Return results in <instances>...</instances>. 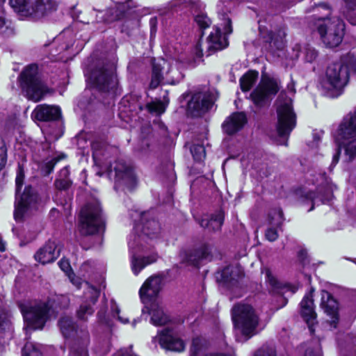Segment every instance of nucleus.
I'll return each mask as SVG.
<instances>
[{"mask_svg":"<svg viewBox=\"0 0 356 356\" xmlns=\"http://www.w3.org/2000/svg\"><path fill=\"white\" fill-rule=\"evenodd\" d=\"M89 79L98 91L103 93L114 92L118 85L115 63L110 60L99 62L92 70Z\"/></svg>","mask_w":356,"mask_h":356,"instance_id":"nucleus-4","label":"nucleus"},{"mask_svg":"<svg viewBox=\"0 0 356 356\" xmlns=\"http://www.w3.org/2000/svg\"><path fill=\"white\" fill-rule=\"evenodd\" d=\"M243 275L240 266H228L217 273L216 279L227 287H232L235 286Z\"/></svg>","mask_w":356,"mask_h":356,"instance_id":"nucleus-22","label":"nucleus"},{"mask_svg":"<svg viewBox=\"0 0 356 356\" xmlns=\"http://www.w3.org/2000/svg\"><path fill=\"white\" fill-rule=\"evenodd\" d=\"M232 318L234 327L247 341L257 334L259 317L254 308L249 304L239 302L232 309Z\"/></svg>","mask_w":356,"mask_h":356,"instance_id":"nucleus-2","label":"nucleus"},{"mask_svg":"<svg viewBox=\"0 0 356 356\" xmlns=\"http://www.w3.org/2000/svg\"><path fill=\"white\" fill-rule=\"evenodd\" d=\"M224 35H222L221 30L219 27H215L207 38V56H209L218 51L222 50L228 46V40L226 35L232 33V20L224 15Z\"/></svg>","mask_w":356,"mask_h":356,"instance_id":"nucleus-13","label":"nucleus"},{"mask_svg":"<svg viewBox=\"0 0 356 356\" xmlns=\"http://www.w3.org/2000/svg\"><path fill=\"white\" fill-rule=\"evenodd\" d=\"M119 18V15H116L115 17L111 18V20H115Z\"/></svg>","mask_w":356,"mask_h":356,"instance_id":"nucleus-64","label":"nucleus"},{"mask_svg":"<svg viewBox=\"0 0 356 356\" xmlns=\"http://www.w3.org/2000/svg\"><path fill=\"white\" fill-rule=\"evenodd\" d=\"M141 232L142 234L136 237L134 242L143 246V241L145 238L155 239L159 237L161 234V225L149 213H144L141 217Z\"/></svg>","mask_w":356,"mask_h":356,"instance_id":"nucleus-17","label":"nucleus"},{"mask_svg":"<svg viewBox=\"0 0 356 356\" xmlns=\"http://www.w3.org/2000/svg\"><path fill=\"white\" fill-rule=\"evenodd\" d=\"M321 307L331 318L330 324L336 328L339 322V304L332 295L327 291H321Z\"/></svg>","mask_w":356,"mask_h":356,"instance_id":"nucleus-20","label":"nucleus"},{"mask_svg":"<svg viewBox=\"0 0 356 356\" xmlns=\"http://www.w3.org/2000/svg\"><path fill=\"white\" fill-rule=\"evenodd\" d=\"M38 202V195L31 186H26L19 198L16 197L14 218L16 221H22L25 214L35 209Z\"/></svg>","mask_w":356,"mask_h":356,"instance_id":"nucleus-15","label":"nucleus"},{"mask_svg":"<svg viewBox=\"0 0 356 356\" xmlns=\"http://www.w3.org/2000/svg\"><path fill=\"white\" fill-rule=\"evenodd\" d=\"M305 356H322L321 351L320 350H316L312 348L307 349Z\"/></svg>","mask_w":356,"mask_h":356,"instance_id":"nucleus-52","label":"nucleus"},{"mask_svg":"<svg viewBox=\"0 0 356 356\" xmlns=\"http://www.w3.org/2000/svg\"><path fill=\"white\" fill-rule=\"evenodd\" d=\"M146 108L149 113L159 115L165 111V105L161 101L150 102L147 104Z\"/></svg>","mask_w":356,"mask_h":356,"instance_id":"nucleus-39","label":"nucleus"},{"mask_svg":"<svg viewBox=\"0 0 356 356\" xmlns=\"http://www.w3.org/2000/svg\"><path fill=\"white\" fill-rule=\"evenodd\" d=\"M205 346V341L200 337L194 338L190 348V356H200Z\"/></svg>","mask_w":356,"mask_h":356,"instance_id":"nucleus-34","label":"nucleus"},{"mask_svg":"<svg viewBox=\"0 0 356 356\" xmlns=\"http://www.w3.org/2000/svg\"><path fill=\"white\" fill-rule=\"evenodd\" d=\"M152 315L151 322L154 325L160 326L165 325L168 321V317L163 313L162 308L159 305V301H154L148 305V308L144 307L143 313L145 312Z\"/></svg>","mask_w":356,"mask_h":356,"instance_id":"nucleus-29","label":"nucleus"},{"mask_svg":"<svg viewBox=\"0 0 356 356\" xmlns=\"http://www.w3.org/2000/svg\"><path fill=\"white\" fill-rule=\"evenodd\" d=\"M316 26L318 32L327 47H335L341 42L344 24L340 18L338 17L319 18Z\"/></svg>","mask_w":356,"mask_h":356,"instance_id":"nucleus-6","label":"nucleus"},{"mask_svg":"<svg viewBox=\"0 0 356 356\" xmlns=\"http://www.w3.org/2000/svg\"><path fill=\"white\" fill-rule=\"evenodd\" d=\"M345 8L343 15L353 25H356V0H343Z\"/></svg>","mask_w":356,"mask_h":356,"instance_id":"nucleus-33","label":"nucleus"},{"mask_svg":"<svg viewBox=\"0 0 356 356\" xmlns=\"http://www.w3.org/2000/svg\"><path fill=\"white\" fill-rule=\"evenodd\" d=\"M319 6L324 8L325 9H326L327 10V13H330V8H328V6L326 4L321 3V4H319Z\"/></svg>","mask_w":356,"mask_h":356,"instance_id":"nucleus-63","label":"nucleus"},{"mask_svg":"<svg viewBox=\"0 0 356 356\" xmlns=\"http://www.w3.org/2000/svg\"><path fill=\"white\" fill-rule=\"evenodd\" d=\"M19 307L27 327L31 329H42L49 318L50 308L46 302L21 304Z\"/></svg>","mask_w":356,"mask_h":356,"instance_id":"nucleus-8","label":"nucleus"},{"mask_svg":"<svg viewBox=\"0 0 356 356\" xmlns=\"http://www.w3.org/2000/svg\"><path fill=\"white\" fill-rule=\"evenodd\" d=\"M163 277L160 275L150 276L143 283L139 291L140 298L145 308L154 301H158L157 297L163 286Z\"/></svg>","mask_w":356,"mask_h":356,"instance_id":"nucleus-16","label":"nucleus"},{"mask_svg":"<svg viewBox=\"0 0 356 356\" xmlns=\"http://www.w3.org/2000/svg\"><path fill=\"white\" fill-rule=\"evenodd\" d=\"M190 150L195 161H202L206 156L205 148L203 145L194 143Z\"/></svg>","mask_w":356,"mask_h":356,"instance_id":"nucleus-37","label":"nucleus"},{"mask_svg":"<svg viewBox=\"0 0 356 356\" xmlns=\"http://www.w3.org/2000/svg\"><path fill=\"white\" fill-rule=\"evenodd\" d=\"M55 302L60 309H64L68 307L70 298L67 296L60 295L56 298Z\"/></svg>","mask_w":356,"mask_h":356,"instance_id":"nucleus-44","label":"nucleus"},{"mask_svg":"<svg viewBox=\"0 0 356 356\" xmlns=\"http://www.w3.org/2000/svg\"><path fill=\"white\" fill-rule=\"evenodd\" d=\"M280 88L279 79L262 75L259 83L250 94L251 99L258 107L268 106Z\"/></svg>","mask_w":356,"mask_h":356,"instance_id":"nucleus-9","label":"nucleus"},{"mask_svg":"<svg viewBox=\"0 0 356 356\" xmlns=\"http://www.w3.org/2000/svg\"><path fill=\"white\" fill-rule=\"evenodd\" d=\"M23 356H42L41 352L31 342H26L22 349Z\"/></svg>","mask_w":356,"mask_h":356,"instance_id":"nucleus-40","label":"nucleus"},{"mask_svg":"<svg viewBox=\"0 0 356 356\" xmlns=\"http://www.w3.org/2000/svg\"><path fill=\"white\" fill-rule=\"evenodd\" d=\"M299 258L304 261L307 257V251L305 250H301L298 252Z\"/></svg>","mask_w":356,"mask_h":356,"instance_id":"nucleus-59","label":"nucleus"},{"mask_svg":"<svg viewBox=\"0 0 356 356\" xmlns=\"http://www.w3.org/2000/svg\"><path fill=\"white\" fill-rule=\"evenodd\" d=\"M58 161V159L57 158H54L45 163L44 170L45 171L46 175H49L52 172Z\"/></svg>","mask_w":356,"mask_h":356,"instance_id":"nucleus-50","label":"nucleus"},{"mask_svg":"<svg viewBox=\"0 0 356 356\" xmlns=\"http://www.w3.org/2000/svg\"><path fill=\"white\" fill-rule=\"evenodd\" d=\"M94 309L90 304L83 303L80 305L79 309L76 311L77 318L81 321H87L89 316L92 315Z\"/></svg>","mask_w":356,"mask_h":356,"instance_id":"nucleus-36","label":"nucleus"},{"mask_svg":"<svg viewBox=\"0 0 356 356\" xmlns=\"http://www.w3.org/2000/svg\"><path fill=\"white\" fill-rule=\"evenodd\" d=\"M224 221V214L222 211L213 214L210 219L203 218L199 221L200 225L208 229L211 232H217L220 230Z\"/></svg>","mask_w":356,"mask_h":356,"instance_id":"nucleus-31","label":"nucleus"},{"mask_svg":"<svg viewBox=\"0 0 356 356\" xmlns=\"http://www.w3.org/2000/svg\"><path fill=\"white\" fill-rule=\"evenodd\" d=\"M158 259L159 254L156 252L142 257H137L133 255L131 259L133 273L137 275L145 266L156 262Z\"/></svg>","mask_w":356,"mask_h":356,"instance_id":"nucleus-30","label":"nucleus"},{"mask_svg":"<svg viewBox=\"0 0 356 356\" xmlns=\"http://www.w3.org/2000/svg\"><path fill=\"white\" fill-rule=\"evenodd\" d=\"M106 220L99 202L92 200L81 210L79 232L83 236H93L104 232Z\"/></svg>","mask_w":356,"mask_h":356,"instance_id":"nucleus-1","label":"nucleus"},{"mask_svg":"<svg viewBox=\"0 0 356 356\" xmlns=\"http://www.w3.org/2000/svg\"><path fill=\"white\" fill-rule=\"evenodd\" d=\"M168 65L165 60H161L156 62L154 59L152 62V78L149 83V87L152 89L157 88L161 83L166 84H175V81L172 78H168V74L170 72L168 68L165 72V76L163 74L165 66Z\"/></svg>","mask_w":356,"mask_h":356,"instance_id":"nucleus-21","label":"nucleus"},{"mask_svg":"<svg viewBox=\"0 0 356 356\" xmlns=\"http://www.w3.org/2000/svg\"><path fill=\"white\" fill-rule=\"evenodd\" d=\"M10 4L20 15L39 19L56 9L52 0H10Z\"/></svg>","mask_w":356,"mask_h":356,"instance_id":"nucleus-7","label":"nucleus"},{"mask_svg":"<svg viewBox=\"0 0 356 356\" xmlns=\"http://www.w3.org/2000/svg\"><path fill=\"white\" fill-rule=\"evenodd\" d=\"M58 265L61 270L65 272H67L70 268L68 261L65 259H61L60 261H59Z\"/></svg>","mask_w":356,"mask_h":356,"instance_id":"nucleus-53","label":"nucleus"},{"mask_svg":"<svg viewBox=\"0 0 356 356\" xmlns=\"http://www.w3.org/2000/svg\"><path fill=\"white\" fill-rule=\"evenodd\" d=\"M213 95L209 92H195L187 103L186 114L191 117H200L213 106Z\"/></svg>","mask_w":356,"mask_h":356,"instance_id":"nucleus-14","label":"nucleus"},{"mask_svg":"<svg viewBox=\"0 0 356 356\" xmlns=\"http://www.w3.org/2000/svg\"><path fill=\"white\" fill-rule=\"evenodd\" d=\"M305 197L308 200H310L312 202V205L311 208L309 209V211H312L314 208V201L316 199L317 196L315 192L309 191L305 194Z\"/></svg>","mask_w":356,"mask_h":356,"instance_id":"nucleus-51","label":"nucleus"},{"mask_svg":"<svg viewBox=\"0 0 356 356\" xmlns=\"http://www.w3.org/2000/svg\"><path fill=\"white\" fill-rule=\"evenodd\" d=\"M266 277L270 283V284L277 289L282 288L281 284L277 280V279L272 275L270 270L268 268H266L264 270Z\"/></svg>","mask_w":356,"mask_h":356,"instance_id":"nucleus-45","label":"nucleus"},{"mask_svg":"<svg viewBox=\"0 0 356 356\" xmlns=\"http://www.w3.org/2000/svg\"><path fill=\"white\" fill-rule=\"evenodd\" d=\"M348 81V67L341 63H332L326 70L324 87L327 90H333L334 96L337 97L341 95Z\"/></svg>","mask_w":356,"mask_h":356,"instance_id":"nucleus-10","label":"nucleus"},{"mask_svg":"<svg viewBox=\"0 0 356 356\" xmlns=\"http://www.w3.org/2000/svg\"><path fill=\"white\" fill-rule=\"evenodd\" d=\"M277 131L280 137L287 138L296 124V116L293 110L291 99L279 104L277 109Z\"/></svg>","mask_w":356,"mask_h":356,"instance_id":"nucleus-11","label":"nucleus"},{"mask_svg":"<svg viewBox=\"0 0 356 356\" xmlns=\"http://www.w3.org/2000/svg\"><path fill=\"white\" fill-rule=\"evenodd\" d=\"M205 356H233V355L222 354V353H209V354L206 355Z\"/></svg>","mask_w":356,"mask_h":356,"instance_id":"nucleus-61","label":"nucleus"},{"mask_svg":"<svg viewBox=\"0 0 356 356\" xmlns=\"http://www.w3.org/2000/svg\"><path fill=\"white\" fill-rule=\"evenodd\" d=\"M314 289H312L309 293H307L300 302V315L307 323L310 331L314 332L313 326L317 323L316 313L314 310V302L313 298Z\"/></svg>","mask_w":356,"mask_h":356,"instance_id":"nucleus-19","label":"nucleus"},{"mask_svg":"<svg viewBox=\"0 0 356 356\" xmlns=\"http://www.w3.org/2000/svg\"><path fill=\"white\" fill-rule=\"evenodd\" d=\"M349 65L350 69L356 73V57L350 60Z\"/></svg>","mask_w":356,"mask_h":356,"instance_id":"nucleus-58","label":"nucleus"},{"mask_svg":"<svg viewBox=\"0 0 356 356\" xmlns=\"http://www.w3.org/2000/svg\"><path fill=\"white\" fill-rule=\"evenodd\" d=\"M5 250H6L5 242L3 241L2 238L0 237V251L4 252Z\"/></svg>","mask_w":356,"mask_h":356,"instance_id":"nucleus-60","label":"nucleus"},{"mask_svg":"<svg viewBox=\"0 0 356 356\" xmlns=\"http://www.w3.org/2000/svg\"><path fill=\"white\" fill-rule=\"evenodd\" d=\"M10 330V323L8 321L3 319L0 315V338L3 337V334H6Z\"/></svg>","mask_w":356,"mask_h":356,"instance_id":"nucleus-48","label":"nucleus"},{"mask_svg":"<svg viewBox=\"0 0 356 356\" xmlns=\"http://www.w3.org/2000/svg\"><path fill=\"white\" fill-rule=\"evenodd\" d=\"M195 22L197 26L202 31V35H203V31L207 28H209L211 24V20L206 14L200 13L197 15L195 17Z\"/></svg>","mask_w":356,"mask_h":356,"instance_id":"nucleus-38","label":"nucleus"},{"mask_svg":"<svg viewBox=\"0 0 356 356\" xmlns=\"http://www.w3.org/2000/svg\"><path fill=\"white\" fill-rule=\"evenodd\" d=\"M161 346L168 350L182 352L185 350L186 344L179 337L171 334L168 330H163L159 339Z\"/></svg>","mask_w":356,"mask_h":356,"instance_id":"nucleus-25","label":"nucleus"},{"mask_svg":"<svg viewBox=\"0 0 356 356\" xmlns=\"http://www.w3.org/2000/svg\"><path fill=\"white\" fill-rule=\"evenodd\" d=\"M213 245L208 242H202L191 250L186 255L188 264L198 266L204 261H211L213 257Z\"/></svg>","mask_w":356,"mask_h":356,"instance_id":"nucleus-18","label":"nucleus"},{"mask_svg":"<svg viewBox=\"0 0 356 356\" xmlns=\"http://www.w3.org/2000/svg\"><path fill=\"white\" fill-rule=\"evenodd\" d=\"M259 73L257 71H248L240 79L241 88L243 91H248L255 83Z\"/></svg>","mask_w":356,"mask_h":356,"instance_id":"nucleus-32","label":"nucleus"},{"mask_svg":"<svg viewBox=\"0 0 356 356\" xmlns=\"http://www.w3.org/2000/svg\"><path fill=\"white\" fill-rule=\"evenodd\" d=\"M267 42L271 43L273 42V33L272 32H269L268 33V39L266 40Z\"/></svg>","mask_w":356,"mask_h":356,"instance_id":"nucleus-62","label":"nucleus"},{"mask_svg":"<svg viewBox=\"0 0 356 356\" xmlns=\"http://www.w3.org/2000/svg\"><path fill=\"white\" fill-rule=\"evenodd\" d=\"M58 325L64 337L71 339L76 343L81 346L77 351L72 348L70 356H86L85 346L89 342V334L86 326L78 327L73 319L69 316L62 317L58 321Z\"/></svg>","mask_w":356,"mask_h":356,"instance_id":"nucleus-5","label":"nucleus"},{"mask_svg":"<svg viewBox=\"0 0 356 356\" xmlns=\"http://www.w3.org/2000/svg\"><path fill=\"white\" fill-rule=\"evenodd\" d=\"M338 135L342 138L356 137V110L343 120L338 129Z\"/></svg>","mask_w":356,"mask_h":356,"instance_id":"nucleus-27","label":"nucleus"},{"mask_svg":"<svg viewBox=\"0 0 356 356\" xmlns=\"http://www.w3.org/2000/svg\"><path fill=\"white\" fill-rule=\"evenodd\" d=\"M24 178V170L22 166L19 165L17 175L16 177L15 182H16V195H17L18 192L19 191L21 187L23 184V181Z\"/></svg>","mask_w":356,"mask_h":356,"instance_id":"nucleus-43","label":"nucleus"},{"mask_svg":"<svg viewBox=\"0 0 356 356\" xmlns=\"http://www.w3.org/2000/svg\"><path fill=\"white\" fill-rule=\"evenodd\" d=\"M283 212L281 209H277L274 211V216L270 215V223L275 227H280L283 222Z\"/></svg>","mask_w":356,"mask_h":356,"instance_id":"nucleus-41","label":"nucleus"},{"mask_svg":"<svg viewBox=\"0 0 356 356\" xmlns=\"http://www.w3.org/2000/svg\"><path fill=\"white\" fill-rule=\"evenodd\" d=\"M92 294V298H91V302L94 305L97 302L99 296V291L95 289H92L91 291Z\"/></svg>","mask_w":356,"mask_h":356,"instance_id":"nucleus-56","label":"nucleus"},{"mask_svg":"<svg viewBox=\"0 0 356 356\" xmlns=\"http://www.w3.org/2000/svg\"><path fill=\"white\" fill-rule=\"evenodd\" d=\"M61 174H63L65 177L57 179L54 185L56 188L59 191H67L72 185L71 180L67 177L68 175V170L65 168L61 171Z\"/></svg>","mask_w":356,"mask_h":356,"instance_id":"nucleus-35","label":"nucleus"},{"mask_svg":"<svg viewBox=\"0 0 356 356\" xmlns=\"http://www.w3.org/2000/svg\"><path fill=\"white\" fill-rule=\"evenodd\" d=\"M341 142L339 145L336 154L333 156L334 163L339 161L341 150H344V157L347 162H351L356 158V136L350 138H342L340 137Z\"/></svg>","mask_w":356,"mask_h":356,"instance_id":"nucleus-26","label":"nucleus"},{"mask_svg":"<svg viewBox=\"0 0 356 356\" xmlns=\"http://www.w3.org/2000/svg\"><path fill=\"white\" fill-rule=\"evenodd\" d=\"M247 123V117L243 112H235L227 117L222 124L224 133L232 136L239 131Z\"/></svg>","mask_w":356,"mask_h":356,"instance_id":"nucleus-24","label":"nucleus"},{"mask_svg":"<svg viewBox=\"0 0 356 356\" xmlns=\"http://www.w3.org/2000/svg\"><path fill=\"white\" fill-rule=\"evenodd\" d=\"M254 356H276V350L273 347L264 346L255 352Z\"/></svg>","mask_w":356,"mask_h":356,"instance_id":"nucleus-42","label":"nucleus"},{"mask_svg":"<svg viewBox=\"0 0 356 356\" xmlns=\"http://www.w3.org/2000/svg\"><path fill=\"white\" fill-rule=\"evenodd\" d=\"M115 172V189L132 191L136 186V177L131 168L122 159L117 160L113 167Z\"/></svg>","mask_w":356,"mask_h":356,"instance_id":"nucleus-12","label":"nucleus"},{"mask_svg":"<svg viewBox=\"0 0 356 356\" xmlns=\"http://www.w3.org/2000/svg\"><path fill=\"white\" fill-rule=\"evenodd\" d=\"M5 28H7L6 22L3 13H0V31H3Z\"/></svg>","mask_w":356,"mask_h":356,"instance_id":"nucleus-57","label":"nucleus"},{"mask_svg":"<svg viewBox=\"0 0 356 356\" xmlns=\"http://www.w3.org/2000/svg\"><path fill=\"white\" fill-rule=\"evenodd\" d=\"M60 251L56 243L49 240L35 252L34 258L42 264H49L54 261L59 257Z\"/></svg>","mask_w":356,"mask_h":356,"instance_id":"nucleus-23","label":"nucleus"},{"mask_svg":"<svg viewBox=\"0 0 356 356\" xmlns=\"http://www.w3.org/2000/svg\"><path fill=\"white\" fill-rule=\"evenodd\" d=\"M195 60L198 59H201V58L203 56V53H202V47H201V44H200V42H199L196 47H195Z\"/></svg>","mask_w":356,"mask_h":356,"instance_id":"nucleus-54","label":"nucleus"},{"mask_svg":"<svg viewBox=\"0 0 356 356\" xmlns=\"http://www.w3.org/2000/svg\"><path fill=\"white\" fill-rule=\"evenodd\" d=\"M265 236L269 241H275L278 237V234L274 228H269L266 231Z\"/></svg>","mask_w":356,"mask_h":356,"instance_id":"nucleus-49","label":"nucleus"},{"mask_svg":"<svg viewBox=\"0 0 356 356\" xmlns=\"http://www.w3.org/2000/svg\"><path fill=\"white\" fill-rule=\"evenodd\" d=\"M33 115L40 121L56 120L60 115V110L58 106L39 105L35 108Z\"/></svg>","mask_w":356,"mask_h":356,"instance_id":"nucleus-28","label":"nucleus"},{"mask_svg":"<svg viewBox=\"0 0 356 356\" xmlns=\"http://www.w3.org/2000/svg\"><path fill=\"white\" fill-rule=\"evenodd\" d=\"M6 163V148L3 144V142H0V171L5 166Z\"/></svg>","mask_w":356,"mask_h":356,"instance_id":"nucleus-47","label":"nucleus"},{"mask_svg":"<svg viewBox=\"0 0 356 356\" xmlns=\"http://www.w3.org/2000/svg\"><path fill=\"white\" fill-rule=\"evenodd\" d=\"M305 60L307 62L312 63L316 58L318 54L314 49L312 47H307L305 49Z\"/></svg>","mask_w":356,"mask_h":356,"instance_id":"nucleus-46","label":"nucleus"},{"mask_svg":"<svg viewBox=\"0 0 356 356\" xmlns=\"http://www.w3.org/2000/svg\"><path fill=\"white\" fill-rule=\"evenodd\" d=\"M22 92L30 100L40 101L48 92V88L42 81L36 64L26 66L19 76Z\"/></svg>","mask_w":356,"mask_h":356,"instance_id":"nucleus-3","label":"nucleus"},{"mask_svg":"<svg viewBox=\"0 0 356 356\" xmlns=\"http://www.w3.org/2000/svg\"><path fill=\"white\" fill-rule=\"evenodd\" d=\"M101 146V144L98 142H95V143H93L92 145V150H93V157L94 158H96L97 156H98L99 155H100L101 154L99 152V149Z\"/></svg>","mask_w":356,"mask_h":356,"instance_id":"nucleus-55","label":"nucleus"}]
</instances>
